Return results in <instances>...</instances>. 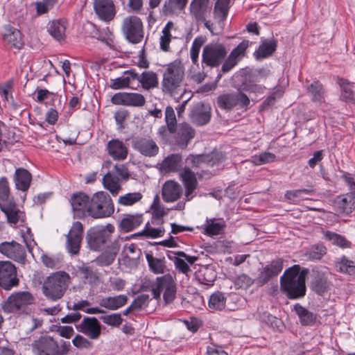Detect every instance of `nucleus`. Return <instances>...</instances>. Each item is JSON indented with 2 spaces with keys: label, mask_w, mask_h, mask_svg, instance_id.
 <instances>
[{
  "label": "nucleus",
  "mask_w": 355,
  "mask_h": 355,
  "mask_svg": "<svg viewBox=\"0 0 355 355\" xmlns=\"http://www.w3.org/2000/svg\"><path fill=\"white\" fill-rule=\"evenodd\" d=\"M306 274L307 270H301L299 265H294L285 270L280 279V286L288 298L297 299L305 295Z\"/></svg>",
  "instance_id": "obj_1"
},
{
  "label": "nucleus",
  "mask_w": 355,
  "mask_h": 355,
  "mask_svg": "<svg viewBox=\"0 0 355 355\" xmlns=\"http://www.w3.org/2000/svg\"><path fill=\"white\" fill-rule=\"evenodd\" d=\"M184 76L183 64L178 60L170 63L163 75V92L173 96L177 101L186 93Z\"/></svg>",
  "instance_id": "obj_2"
},
{
  "label": "nucleus",
  "mask_w": 355,
  "mask_h": 355,
  "mask_svg": "<svg viewBox=\"0 0 355 355\" xmlns=\"http://www.w3.org/2000/svg\"><path fill=\"white\" fill-rule=\"evenodd\" d=\"M165 121L168 132L173 134L175 144L182 149L186 148L195 137V130L185 122L178 125L174 110L171 106L166 107Z\"/></svg>",
  "instance_id": "obj_3"
},
{
  "label": "nucleus",
  "mask_w": 355,
  "mask_h": 355,
  "mask_svg": "<svg viewBox=\"0 0 355 355\" xmlns=\"http://www.w3.org/2000/svg\"><path fill=\"white\" fill-rule=\"evenodd\" d=\"M70 280L69 275L64 271L53 272L44 282L43 293L49 299L60 300L64 295Z\"/></svg>",
  "instance_id": "obj_4"
},
{
  "label": "nucleus",
  "mask_w": 355,
  "mask_h": 355,
  "mask_svg": "<svg viewBox=\"0 0 355 355\" xmlns=\"http://www.w3.org/2000/svg\"><path fill=\"white\" fill-rule=\"evenodd\" d=\"M34 301L35 298L30 292H15L2 303L1 308L5 313L28 314L31 312L29 306L34 303Z\"/></svg>",
  "instance_id": "obj_5"
},
{
  "label": "nucleus",
  "mask_w": 355,
  "mask_h": 355,
  "mask_svg": "<svg viewBox=\"0 0 355 355\" xmlns=\"http://www.w3.org/2000/svg\"><path fill=\"white\" fill-rule=\"evenodd\" d=\"M114 205L110 196L105 192L96 193L90 200L89 216L94 218L110 216L114 213Z\"/></svg>",
  "instance_id": "obj_6"
},
{
  "label": "nucleus",
  "mask_w": 355,
  "mask_h": 355,
  "mask_svg": "<svg viewBox=\"0 0 355 355\" xmlns=\"http://www.w3.org/2000/svg\"><path fill=\"white\" fill-rule=\"evenodd\" d=\"M227 55L225 46L220 42L205 45L202 53V64L210 67H218L224 63Z\"/></svg>",
  "instance_id": "obj_7"
},
{
  "label": "nucleus",
  "mask_w": 355,
  "mask_h": 355,
  "mask_svg": "<svg viewBox=\"0 0 355 355\" xmlns=\"http://www.w3.org/2000/svg\"><path fill=\"white\" fill-rule=\"evenodd\" d=\"M114 227L112 224L94 228L87 235V242L90 249L98 251L111 241Z\"/></svg>",
  "instance_id": "obj_8"
},
{
  "label": "nucleus",
  "mask_w": 355,
  "mask_h": 355,
  "mask_svg": "<svg viewBox=\"0 0 355 355\" xmlns=\"http://www.w3.org/2000/svg\"><path fill=\"white\" fill-rule=\"evenodd\" d=\"M121 31L125 38L133 44L142 41L144 35L142 21L139 17L128 16L123 19Z\"/></svg>",
  "instance_id": "obj_9"
},
{
  "label": "nucleus",
  "mask_w": 355,
  "mask_h": 355,
  "mask_svg": "<svg viewBox=\"0 0 355 355\" xmlns=\"http://www.w3.org/2000/svg\"><path fill=\"white\" fill-rule=\"evenodd\" d=\"M16 266L9 261H0V286L5 290H10L18 286Z\"/></svg>",
  "instance_id": "obj_10"
},
{
  "label": "nucleus",
  "mask_w": 355,
  "mask_h": 355,
  "mask_svg": "<svg viewBox=\"0 0 355 355\" xmlns=\"http://www.w3.org/2000/svg\"><path fill=\"white\" fill-rule=\"evenodd\" d=\"M250 98L246 94L239 92L220 95L217 98L218 106L225 110H230L236 105L247 107L250 104Z\"/></svg>",
  "instance_id": "obj_11"
},
{
  "label": "nucleus",
  "mask_w": 355,
  "mask_h": 355,
  "mask_svg": "<svg viewBox=\"0 0 355 355\" xmlns=\"http://www.w3.org/2000/svg\"><path fill=\"white\" fill-rule=\"evenodd\" d=\"M0 252L7 258L20 264L26 261V253L23 245L16 241H5L0 243Z\"/></svg>",
  "instance_id": "obj_12"
},
{
  "label": "nucleus",
  "mask_w": 355,
  "mask_h": 355,
  "mask_svg": "<svg viewBox=\"0 0 355 355\" xmlns=\"http://www.w3.org/2000/svg\"><path fill=\"white\" fill-rule=\"evenodd\" d=\"M184 207L185 202L180 201L171 209H166L161 204L159 196L156 195L150 206L152 211V223L154 225L163 224L164 220L162 218L168 214L170 209L182 211Z\"/></svg>",
  "instance_id": "obj_13"
},
{
  "label": "nucleus",
  "mask_w": 355,
  "mask_h": 355,
  "mask_svg": "<svg viewBox=\"0 0 355 355\" xmlns=\"http://www.w3.org/2000/svg\"><path fill=\"white\" fill-rule=\"evenodd\" d=\"M83 226L82 223L80 222L74 223L67 236L66 247L70 254H78L83 240Z\"/></svg>",
  "instance_id": "obj_14"
},
{
  "label": "nucleus",
  "mask_w": 355,
  "mask_h": 355,
  "mask_svg": "<svg viewBox=\"0 0 355 355\" xmlns=\"http://www.w3.org/2000/svg\"><path fill=\"white\" fill-rule=\"evenodd\" d=\"M111 101L115 105L126 106L141 107L145 105L144 96L138 93L119 92L111 98Z\"/></svg>",
  "instance_id": "obj_15"
},
{
  "label": "nucleus",
  "mask_w": 355,
  "mask_h": 355,
  "mask_svg": "<svg viewBox=\"0 0 355 355\" xmlns=\"http://www.w3.org/2000/svg\"><path fill=\"white\" fill-rule=\"evenodd\" d=\"M211 0H191L189 4V14L196 21H205L211 10Z\"/></svg>",
  "instance_id": "obj_16"
},
{
  "label": "nucleus",
  "mask_w": 355,
  "mask_h": 355,
  "mask_svg": "<svg viewBox=\"0 0 355 355\" xmlns=\"http://www.w3.org/2000/svg\"><path fill=\"white\" fill-rule=\"evenodd\" d=\"M33 350L38 355H59L60 347L50 336H42L33 344Z\"/></svg>",
  "instance_id": "obj_17"
},
{
  "label": "nucleus",
  "mask_w": 355,
  "mask_h": 355,
  "mask_svg": "<svg viewBox=\"0 0 355 355\" xmlns=\"http://www.w3.org/2000/svg\"><path fill=\"white\" fill-rule=\"evenodd\" d=\"M90 200L89 198L83 193L73 195L71 198V205L74 215L77 218H83L87 214L89 215Z\"/></svg>",
  "instance_id": "obj_18"
},
{
  "label": "nucleus",
  "mask_w": 355,
  "mask_h": 355,
  "mask_svg": "<svg viewBox=\"0 0 355 355\" xmlns=\"http://www.w3.org/2000/svg\"><path fill=\"white\" fill-rule=\"evenodd\" d=\"M94 9L98 17L105 21L112 20L116 14L112 0H94Z\"/></svg>",
  "instance_id": "obj_19"
},
{
  "label": "nucleus",
  "mask_w": 355,
  "mask_h": 355,
  "mask_svg": "<svg viewBox=\"0 0 355 355\" xmlns=\"http://www.w3.org/2000/svg\"><path fill=\"white\" fill-rule=\"evenodd\" d=\"M133 148L146 157H154L159 153V148L156 142L150 137L137 139L133 143Z\"/></svg>",
  "instance_id": "obj_20"
},
{
  "label": "nucleus",
  "mask_w": 355,
  "mask_h": 355,
  "mask_svg": "<svg viewBox=\"0 0 355 355\" xmlns=\"http://www.w3.org/2000/svg\"><path fill=\"white\" fill-rule=\"evenodd\" d=\"M182 186L173 180L166 181L162 188V197L166 202H174L182 196Z\"/></svg>",
  "instance_id": "obj_21"
},
{
  "label": "nucleus",
  "mask_w": 355,
  "mask_h": 355,
  "mask_svg": "<svg viewBox=\"0 0 355 355\" xmlns=\"http://www.w3.org/2000/svg\"><path fill=\"white\" fill-rule=\"evenodd\" d=\"M249 46V41L244 40L234 48L223 64L221 70L223 73L230 71L245 54Z\"/></svg>",
  "instance_id": "obj_22"
},
{
  "label": "nucleus",
  "mask_w": 355,
  "mask_h": 355,
  "mask_svg": "<svg viewBox=\"0 0 355 355\" xmlns=\"http://www.w3.org/2000/svg\"><path fill=\"white\" fill-rule=\"evenodd\" d=\"M1 209L6 214L8 222L14 226L18 225L19 223L24 222L25 216L24 212L21 211L17 207L16 204L10 200L8 202H3L0 205Z\"/></svg>",
  "instance_id": "obj_23"
},
{
  "label": "nucleus",
  "mask_w": 355,
  "mask_h": 355,
  "mask_svg": "<svg viewBox=\"0 0 355 355\" xmlns=\"http://www.w3.org/2000/svg\"><path fill=\"white\" fill-rule=\"evenodd\" d=\"M180 176L185 188L184 200L190 201L195 196L193 193L198 184L196 175L190 169L185 168L180 173Z\"/></svg>",
  "instance_id": "obj_24"
},
{
  "label": "nucleus",
  "mask_w": 355,
  "mask_h": 355,
  "mask_svg": "<svg viewBox=\"0 0 355 355\" xmlns=\"http://www.w3.org/2000/svg\"><path fill=\"white\" fill-rule=\"evenodd\" d=\"M191 121L198 125L207 124L211 119L210 109L202 103H197L190 113Z\"/></svg>",
  "instance_id": "obj_25"
},
{
  "label": "nucleus",
  "mask_w": 355,
  "mask_h": 355,
  "mask_svg": "<svg viewBox=\"0 0 355 355\" xmlns=\"http://www.w3.org/2000/svg\"><path fill=\"white\" fill-rule=\"evenodd\" d=\"M3 40L8 45L17 49H20L24 44L20 31L10 25L4 27Z\"/></svg>",
  "instance_id": "obj_26"
},
{
  "label": "nucleus",
  "mask_w": 355,
  "mask_h": 355,
  "mask_svg": "<svg viewBox=\"0 0 355 355\" xmlns=\"http://www.w3.org/2000/svg\"><path fill=\"white\" fill-rule=\"evenodd\" d=\"M283 269V260L277 259L267 265L261 272L259 281L261 284L268 282L272 277L277 276Z\"/></svg>",
  "instance_id": "obj_27"
},
{
  "label": "nucleus",
  "mask_w": 355,
  "mask_h": 355,
  "mask_svg": "<svg viewBox=\"0 0 355 355\" xmlns=\"http://www.w3.org/2000/svg\"><path fill=\"white\" fill-rule=\"evenodd\" d=\"M109 155L114 160H124L128 156V148L124 143L119 139H112L107 144Z\"/></svg>",
  "instance_id": "obj_28"
},
{
  "label": "nucleus",
  "mask_w": 355,
  "mask_h": 355,
  "mask_svg": "<svg viewBox=\"0 0 355 355\" xmlns=\"http://www.w3.org/2000/svg\"><path fill=\"white\" fill-rule=\"evenodd\" d=\"M82 331L92 339L97 338L101 334L100 323L96 318H86L81 323Z\"/></svg>",
  "instance_id": "obj_29"
},
{
  "label": "nucleus",
  "mask_w": 355,
  "mask_h": 355,
  "mask_svg": "<svg viewBox=\"0 0 355 355\" xmlns=\"http://www.w3.org/2000/svg\"><path fill=\"white\" fill-rule=\"evenodd\" d=\"M128 302V297L125 295H119L114 297L102 298L99 305L109 310H116L123 306Z\"/></svg>",
  "instance_id": "obj_30"
},
{
  "label": "nucleus",
  "mask_w": 355,
  "mask_h": 355,
  "mask_svg": "<svg viewBox=\"0 0 355 355\" xmlns=\"http://www.w3.org/2000/svg\"><path fill=\"white\" fill-rule=\"evenodd\" d=\"M49 34L59 42L65 39L66 24L62 20H53L50 21L47 26Z\"/></svg>",
  "instance_id": "obj_31"
},
{
  "label": "nucleus",
  "mask_w": 355,
  "mask_h": 355,
  "mask_svg": "<svg viewBox=\"0 0 355 355\" xmlns=\"http://www.w3.org/2000/svg\"><path fill=\"white\" fill-rule=\"evenodd\" d=\"M157 286L153 288V293L155 298H159L161 293L167 291L170 287H173L175 284L173 277L168 274L156 279Z\"/></svg>",
  "instance_id": "obj_32"
},
{
  "label": "nucleus",
  "mask_w": 355,
  "mask_h": 355,
  "mask_svg": "<svg viewBox=\"0 0 355 355\" xmlns=\"http://www.w3.org/2000/svg\"><path fill=\"white\" fill-rule=\"evenodd\" d=\"M139 78V74L134 71H128L125 76L112 80L111 87L114 89H121L130 87L131 81Z\"/></svg>",
  "instance_id": "obj_33"
},
{
  "label": "nucleus",
  "mask_w": 355,
  "mask_h": 355,
  "mask_svg": "<svg viewBox=\"0 0 355 355\" xmlns=\"http://www.w3.org/2000/svg\"><path fill=\"white\" fill-rule=\"evenodd\" d=\"M232 0H217L214 5V15L220 24L226 19Z\"/></svg>",
  "instance_id": "obj_34"
},
{
  "label": "nucleus",
  "mask_w": 355,
  "mask_h": 355,
  "mask_svg": "<svg viewBox=\"0 0 355 355\" xmlns=\"http://www.w3.org/2000/svg\"><path fill=\"white\" fill-rule=\"evenodd\" d=\"M338 83L340 87L341 100L346 102L354 103V85L343 78H339Z\"/></svg>",
  "instance_id": "obj_35"
},
{
  "label": "nucleus",
  "mask_w": 355,
  "mask_h": 355,
  "mask_svg": "<svg viewBox=\"0 0 355 355\" xmlns=\"http://www.w3.org/2000/svg\"><path fill=\"white\" fill-rule=\"evenodd\" d=\"M31 174L24 168H17L15 171V184L18 189L26 191L31 184Z\"/></svg>",
  "instance_id": "obj_36"
},
{
  "label": "nucleus",
  "mask_w": 355,
  "mask_h": 355,
  "mask_svg": "<svg viewBox=\"0 0 355 355\" xmlns=\"http://www.w3.org/2000/svg\"><path fill=\"white\" fill-rule=\"evenodd\" d=\"M121 181L120 178L116 177L112 172L107 173L103 178L104 187L109 190L112 195L115 196L117 195L121 189Z\"/></svg>",
  "instance_id": "obj_37"
},
{
  "label": "nucleus",
  "mask_w": 355,
  "mask_h": 355,
  "mask_svg": "<svg viewBox=\"0 0 355 355\" xmlns=\"http://www.w3.org/2000/svg\"><path fill=\"white\" fill-rule=\"evenodd\" d=\"M142 221L141 214L127 215L121 220L120 227L123 232H128L139 226Z\"/></svg>",
  "instance_id": "obj_38"
},
{
  "label": "nucleus",
  "mask_w": 355,
  "mask_h": 355,
  "mask_svg": "<svg viewBox=\"0 0 355 355\" xmlns=\"http://www.w3.org/2000/svg\"><path fill=\"white\" fill-rule=\"evenodd\" d=\"M308 92L311 94V100L314 103L321 104L324 103L325 91L322 83L318 80L313 81L308 87Z\"/></svg>",
  "instance_id": "obj_39"
},
{
  "label": "nucleus",
  "mask_w": 355,
  "mask_h": 355,
  "mask_svg": "<svg viewBox=\"0 0 355 355\" xmlns=\"http://www.w3.org/2000/svg\"><path fill=\"white\" fill-rule=\"evenodd\" d=\"M146 258L150 270L155 274H163L166 270V261L164 258H157L150 253H146Z\"/></svg>",
  "instance_id": "obj_40"
},
{
  "label": "nucleus",
  "mask_w": 355,
  "mask_h": 355,
  "mask_svg": "<svg viewBox=\"0 0 355 355\" xmlns=\"http://www.w3.org/2000/svg\"><path fill=\"white\" fill-rule=\"evenodd\" d=\"M196 278L200 284L211 286L216 278V273L211 267H203L197 272Z\"/></svg>",
  "instance_id": "obj_41"
},
{
  "label": "nucleus",
  "mask_w": 355,
  "mask_h": 355,
  "mask_svg": "<svg viewBox=\"0 0 355 355\" xmlns=\"http://www.w3.org/2000/svg\"><path fill=\"white\" fill-rule=\"evenodd\" d=\"M182 157L179 154H172L166 157L162 164V168L165 172L176 171L180 167Z\"/></svg>",
  "instance_id": "obj_42"
},
{
  "label": "nucleus",
  "mask_w": 355,
  "mask_h": 355,
  "mask_svg": "<svg viewBox=\"0 0 355 355\" xmlns=\"http://www.w3.org/2000/svg\"><path fill=\"white\" fill-rule=\"evenodd\" d=\"M276 47L277 44L275 40H265L255 51L254 55L257 59L267 58L275 51Z\"/></svg>",
  "instance_id": "obj_43"
},
{
  "label": "nucleus",
  "mask_w": 355,
  "mask_h": 355,
  "mask_svg": "<svg viewBox=\"0 0 355 355\" xmlns=\"http://www.w3.org/2000/svg\"><path fill=\"white\" fill-rule=\"evenodd\" d=\"M225 304L226 297L222 292L216 291L210 295L208 302L209 309L221 311L225 307Z\"/></svg>",
  "instance_id": "obj_44"
},
{
  "label": "nucleus",
  "mask_w": 355,
  "mask_h": 355,
  "mask_svg": "<svg viewBox=\"0 0 355 355\" xmlns=\"http://www.w3.org/2000/svg\"><path fill=\"white\" fill-rule=\"evenodd\" d=\"M353 201L352 196L339 197L335 201V207L338 214H349L352 211Z\"/></svg>",
  "instance_id": "obj_45"
},
{
  "label": "nucleus",
  "mask_w": 355,
  "mask_h": 355,
  "mask_svg": "<svg viewBox=\"0 0 355 355\" xmlns=\"http://www.w3.org/2000/svg\"><path fill=\"white\" fill-rule=\"evenodd\" d=\"M139 80L142 87L146 89L155 87L158 84L157 77L156 73L153 71H144L141 76L139 75Z\"/></svg>",
  "instance_id": "obj_46"
},
{
  "label": "nucleus",
  "mask_w": 355,
  "mask_h": 355,
  "mask_svg": "<svg viewBox=\"0 0 355 355\" xmlns=\"http://www.w3.org/2000/svg\"><path fill=\"white\" fill-rule=\"evenodd\" d=\"M324 237L327 241L340 248L350 247V242L338 234L327 231L324 233Z\"/></svg>",
  "instance_id": "obj_47"
},
{
  "label": "nucleus",
  "mask_w": 355,
  "mask_h": 355,
  "mask_svg": "<svg viewBox=\"0 0 355 355\" xmlns=\"http://www.w3.org/2000/svg\"><path fill=\"white\" fill-rule=\"evenodd\" d=\"M173 26V23L168 21L162 30V35L160 37V48L164 51H168L169 50V44L172 38L171 31Z\"/></svg>",
  "instance_id": "obj_48"
},
{
  "label": "nucleus",
  "mask_w": 355,
  "mask_h": 355,
  "mask_svg": "<svg viewBox=\"0 0 355 355\" xmlns=\"http://www.w3.org/2000/svg\"><path fill=\"white\" fill-rule=\"evenodd\" d=\"M329 283L324 277H318L311 283L312 290L320 295L328 291Z\"/></svg>",
  "instance_id": "obj_49"
},
{
  "label": "nucleus",
  "mask_w": 355,
  "mask_h": 355,
  "mask_svg": "<svg viewBox=\"0 0 355 355\" xmlns=\"http://www.w3.org/2000/svg\"><path fill=\"white\" fill-rule=\"evenodd\" d=\"M205 42V39L202 37H197L193 41L191 49L190 57L193 64H198L200 49Z\"/></svg>",
  "instance_id": "obj_50"
},
{
  "label": "nucleus",
  "mask_w": 355,
  "mask_h": 355,
  "mask_svg": "<svg viewBox=\"0 0 355 355\" xmlns=\"http://www.w3.org/2000/svg\"><path fill=\"white\" fill-rule=\"evenodd\" d=\"M143 196L139 192L128 193L118 199V203L123 206H131L140 201Z\"/></svg>",
  "instance_id": "obj_51"
},
{
  "label": "nucleus",
  "mask_w": 355,
  "mask_h": 355,
  "mask_svg": "<svg viewBox=\"0 0 355 355\" xmlns=\"http://www.w3.org/2000/svg\"><path fill=\"white\" fill-rule=\"evenodd\" d=\"M41 261L46 268L50 269H59L62 263V259L61 257L46 254H43L41 256Z\"/></svg>",
  "instance_id": "obj_52"
},
{
  "label": "nucleus",
  "mask_w": 355,
  "mask_h": 355,
  "mask_svg": "<svg viewBox=\"0 0 355 355\" xmlns=\"http://www.w3.org/2000/svg\"><path fill=\"white\" fill-rule=\"evenodd\" d=\"M295 309L303 325H311L314 322L315 318L312 313L299 305Z\"/></svg>",
  "instance_id": "obj_53"
},
{
  "label": "nucleus",
  "mask_w": 355,
  "mask_h": 355,
  "mask_svg": "<svg viewBox=\"0 0 355 355\" xmlns=\"http://www.w3.org/2000/svg\"><path fill=\"white\" fill-rule=\"evenodd\" d=\"M225 227L222 222H215L214 219L207 220L205 225V231L208 235H218L221 233Z\"/></svg>",
  "instance_id": "obj_54"
},
{
  "label": "nucleus",
  "mask_w": 355,
  "mask_h": 355,
  "mask_svg": "<svg viewBox=\"0 0 355 355\" xmlns=\"http://www.w3.org/2000/svg\"><path fill=\"white\" fill-rule=\"evenodd\" d=\"M64 99L58 95V111L55 109H50L46 113V121L50 124H54L58 119V113L64 108Z\"/></svg>",
  "instance_id": "obj_55"
},
{
  "label": "nucleus",
  "mask_w": 355,
  "mask_h": 355,
  "mask_svg": "<svg viewBox=\"0 0 355 355\" xmlns=\"http://www.w3.org/2000/svg\"><path fill=\"white\" fill-rule=\"evenodd\" d=\"M12 200L10 198L8 182L4 177L0 178V205Z\"/></svg>",
  "instance_id": "obj_56"
},
{
  "label": "nucleus",
  "mask_w": 355,
  "mask_h": 355,
  "mask_svg": "<svg viewBox=\"0 0 355 355\" xmlns=\"http://www.w3.org/2000/svg\"><path fill=\"white\" fill-rule=\"evenodd\" d=\"M337 267L341 272L347 274H354L355 272V264L353 261L349 260L345 257H343L341 260L338 262Z\"/></svg>",
  "instance_id": "obj_57"
},
{
  "label": "nucleus",
  "mask_w": 355,
  "mask_h": 355,
  "mask_svg": "<svg viewBox=\"0 0 355 355\" xmlns=\"http://www.w3.org/2000/svg\"><path fill=\"white\" fill-rule=\"evenodd\" d=\"M275 155L273 153L264 152L252 157V162L254 165H262L273 162Z\"/></svg>",
  "instance_id": "obj_58"
},
{
  "label": "nucleus",
  "mask_w": 355,
  "mask_h": 355,
  "mask_svg": "<svg viewBox=\"0 0 355 355\" xmlns=\"http://www.w3.org/2000/svg\"><path fill=\"white\" fill-rule=\"evenodd\" d=\"M165 230L162 227L155 228L153 227L149 223H147L141 234L147 237L157 238L162 236Z\"/></svg>",
  "instance_id": "obj_59"
},
{
  "label": "nucleus",
  "mask_w": 355,
  "mask_h": 355,
  "mask_svg": "<svg viewBox=\"0 0 355 355\" xmlns=\"http://www.w3.org/2000/svg\"><path fill=\"white\" fill-rule=\"evenodd\" d=\"M58 0H42L36 3L37 12L40 15L48 12L58 3Z\"/></svg>",
  "instance_id": "obj_60"
},
{
  "label": "nucleus",
  "mask_w": 355,
  "mask_h": 355,
  "mask_svg": "<svg viewBox=\"0 0 355 355\" xmlns=\"http://www.w3.org/2000/svg\"><path fill=\"white\" fill-rule=\"evenodd\" d=\"M123 253L130 259H137L139 257L141 250L134 243L125 244L123 247Z\"/></svg>",
  "instance_id": "obj_61"
},
{
  "label": "nucleus",
  "mask_w": 355,
  "mask_h": 355,
  "mask_svg": "<svg viewBox=\"0 0 355 355\" xmlns=\"http://www.w3.org/2000/svg\"><path fill=\"white\" fill-rule=\"evenodd\" d=\"M327 253V248L322 245L313 246L307 253L310 259L319 260Z\"/></svg>",
  "instance_id": "obj_62"
},
{
  "label": "nucleus",
  "mask_w": 355,
  "mask_h": 355,
  "mask_svg": "<svg viewBox=\"0 0 355 355\" xmlns=\"http://www.w3.org/2000/svg\"><path fill=\"white\" fill-rule=\"evenodd\" d=\"M100 319L104 323L112 326H119L123 320L121 315L118 313L103 315Z\"/></svg>",
  "instance_id": "obj_63"
},
{
  "label": "nucleus",
  "mask_w": 355,
  "mask_h": 355,
  "mask_svg": "<svg viewBox=\"0 0 355 355\" xmlns=\"http://www.w3.org/2000/svg\"><path fill=\"white\" fill-rule=\"evenodd\" d=\"M149 302V295L148 294H141L138 295L132 302V308L139 310L146 306Z\"/></svg>",
  "instance_id": "obj_64"
}]
</instances>
